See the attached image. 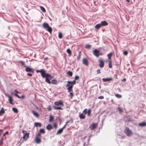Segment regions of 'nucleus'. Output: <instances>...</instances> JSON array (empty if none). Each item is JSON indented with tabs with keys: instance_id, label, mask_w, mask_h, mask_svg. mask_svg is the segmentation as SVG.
<instances>
[{
	"instance_id": "f257e3e1",
	"label": "nucleus",
	"mask_w": 146,
	"mask_h": 146,
	"mask_svg": "<svg viewBox=\"0 0 146 146\" xmlns=\"http://www.w3.org/2000/svg\"><path fill=\"white\" fill-rule=\"evenodd\" d=\"M37 73L40 72L43 78H45V82L49 84H50V80L53 78L50 74L46 73L44 69H41L40 70H36Z\"/></svg>"
},
{
	"instance_id": "f03ea898",
	"label": "nucleus",
	"mask_w": 146,
	"mask_h": 146,
	"mask_svg": "<svg viewBox=\"0 0 146 146\" xmlns=\"http://www.w3.org/2000/svg\"><path fill=\"white\" fill-rule=\"evenodd\" d=\"M43 27L50 34H51L52 29L51 27L49 26L48 23H44L42 24Z\"/></svg>"
},
{
	"instance_id": "7ed1b4c3",
	"label": "nucleus",
	"mask_w": 146,
	"mask_h": 146,
	"mask_svg": "<svg viewBox=\"0 0 146 146\" xmlns=\"http://www.w3.org/2000/svg\"><path fill=\"white\" fill-rule=\"evenodd\" d=\"M73 86L71 83H68V84L66 85V87L67 88V90H68V92L72 91V88Z\"/></svg>"
},
{
	"instance_id": "20e7f679",
	"label": "nucleus",
	"mask_w": 146,
	"mask_h": 146,
	"mask_svg": "<svg viewBox=\"0 0 146 146\" xmlns=\"http://www.w3.org/2000/svg\"><path fill=\"white\" fill-rule=\"evenodd\" d=\"M124 133L128 136H130L132 134L131 131L127 127L125 128L124 130Z\"/></svg>"
},
{
	"instance_id": "39448f33",
	"label": "nucleus",
	"mask_w": 146,
	"mask_h": 146,
	"mask_svg": "<svg viewBox=\"0 0 146 146\" xmlns=\"http://www.w3.org/2000/svg\"><path fill=\"white\" fill-rule=\"evenodd\" d=\"M100 51L99 50H97L96 49L93 51V54L96 57H98L99 55H102V54L100 53Z\"/></svg>"
},
{
	"instance_id": "423d86ee",
	"label": "nucleus",
	"mask_w": 146,
	"mask_h": 146,
	"mask_svg": "<svg viewBox=\"0 0 146 146\" xmlns=\"http://www.w3.org/2000/svg\"><path fill=\"white\" fill-rule=\"evenodd\" d=\"M25 70L27 72H31L32 73H33L34 70L31 68L29 66H25Z\"/></svg>"
},
{
	"instance_id": "0eeeda50",
	"label": "nucleus",
	"mask_w": 146,
	"mask_h": 146,
	"mask_svg": "<svg viewBox=\"0 0 146 146\" xmlns=\"http://www.w3.org/2000/svg\"><path fill=\"white\" fill-rule=\"evenodd\" d=\"M22 132L24 134L23 138L25 140L27 139L29 137V134L27 133L26 131L24 130Z\"/></svg>"
},
{
	"instance_id": "6e6552de",
	"label": "nucleus",
	"mask_w": 146,
	"mask_h": 146,
	"mask_svg": "<svg viewBox=\"0 0 146 146\" xmlns=\"http://www.w3.org/2000/svg\"><path fill=\"white\" fill-rule=\"evenodd\" d=\"M54 104L55 106H63V104L61 100H59L58 101L55 102H54Z\"/></svg>"
},
{
	"instance_id": "1a4fd4ad",
	"label": "nucleus",
	"mask_w": 146,
	"mask_h": 146,
	"mask_svg": "<svg viewBox=\"0 0 146 146\" xmlns=\"http://www.w3.org/2000/svg\"><path fill=\"white\" fill-rule=\"evenodd\" d=\"M99 62V66L101 68H103L104 66V62L102 59H100L98 60Z\"/></svg>"
},
{
	"instance_id": "9d476101",
	"label": "nucleus",
	"mask_w": 146,
	"mask_h": 146,
	"mask_svg": "<svg viewBox=\"0 0 146 146\" xmlns=\"http://www.w3.org/2000/svg\"><path fill=\"white\" fill-rule=\"evenodd\" d=\"M112 80L113 79L111 78H103L102 79V81L104 82L110 81Z\"/></svg>"
},
{
	"instance_id": "9b49d317",
	"label": "nucleus",
	"mask_w": 146,
	"mask_h": 146,
	"mask_svg": "<svg viewBox=\"0 0 146 146\" xmlns=\"http://www.w3.org/2000/svg\"><path fill=\"white\" fill-rule=\"evenodd\" d=\"M100 23L102 27L103 26H106L108 25V23L106 21H102Z\"/></svg>"
},
{
	"instance_id": "f8f14e48",
	"label": "nucleus",
	"mask_w": 146,
	"mask_h": 146,
	"mask_svg": "<svg viewBox=\"0 0 146 146\" xmlns=\"http://www.w3.org/2000/svg\"><path fill=\"white\" fill-rule=\"evenodd\" d=\"M97 126V125L96 123H93L92 125L90 126V128L91 130H92L95 129Z\"/></svg>"
},
{
	"instance_id": "ddd939ff",
	"label": "nucleus",
	"mask_w": 146,
	"mask_h": 146,
	"mask_svg": "<svg viewBox=\"0 0 146 146\" xmlns=\"http://www.w3.org/2000/svg\"><path fill=\"white\" fill-rule=\"evenodd\" d=\"M82 63L85 65L87 66L88 65V60L86 58L83 59Z\"/></svg>"
},
{
	"instance_id": "4468645a",
	"label": "nucleus",
	"mask_w": 146,
	"mask_h": 146,
	"mask_svg": "<svg viewBox=\"0 0 146 146\" xmlns=\"http://www.w3.org/2000/svg\"><path fill=\"white\" fill-rule=\"evenodd\" d=\"M35 142L36 143H39L41 142V139L40 138L38 137H35Z\"/></svg>"
},
{
	"instance_id": "2eb2a0df",
	"label": "nucleus",
	"mask_w": 146,
	"mask_h": 146,
	"mask_svg": "<svg viewBox=\"0 0 146 146\" xmlns=\"http://www.w3.org/2000/svg\"><path fill=\"white\" fill-rule=\"evenodd\" d=\"M102 27L100 23H99L96 25L95 27V28L97 30L99 29L100 28Z\"/></svg>"
},
{
	"instance_id": "dca6fc26",
	"label": "nucleus",
	"mask_w": 146,
	"mask_h": 146,
	"mask_svg": "<svg viewBox=\"0 0 146 146\" xmlns=\"http://www.w3.org/2000/svg\"><path fill=\"white\" fill-rule=\"evenodd\" d=\"M6 96H7L9 98V103L11 104H13V103H12L13 100H12V97L11 96H10L8 95H6Z\"/></svg>"
},
{
	"instance_id": "f3484780",
	"label": "nucleus",
	"mask_w": 146,
	"mask_h": 146,
	"mask_svg": "<svg viewBox=\"0 0 146 146\" xmlns=\"http://www.w3.org/2000/svg\"><path fill=\"white\" fill-rule=\"evenodd\" d=\"M52 128L51 125L48 124L46 127V129L48 130H50Z\"/></svg>"
},
{
	"instance_id": "a211bd4d",
	"label": "nucleus",
	"mask_w": 146,
	"mask_h": 146,
	"mask_svg": "<svg viewBox=\"0 0 146 146\" xmlns=\"http://www.w3.org/2000/svg\"><path fill=\"white\" fill-rule=\"evenodd\" d=\"M51 83L52 84L57 85L58 84L57 80L56 79H53L52 80ZM51 83V82H50Z\"/></svg>"
},
{
	"instance_id": "6ab92c4d",
	"label": "nucleus",
	"mask_w": 146,
	"mask_h": 146,
	"mask_svg": "<svg viewBox=\"0 0 146 146\" xmlns=\"http://www.w3.org/2000/svg\"><path fill=\"white\" fill-rule=\"evenodd\" d=\"M63 129L61 128L58 130L56 133V135L59 134L61 133L63 131Z\"/></svg>"
},
{
	"instance_id": "aec40b11",
	"label": "nucleus",
	"mask_w": 146,
	"mask_h": 146,
	"mask_svg": "<svg viewBox=\"0 0 146 146\" xmlns=\"http://www.w3.org/2000/svg\"><path fill=\"white\" fill-rule=\"evenodd\" d=\"M5 113V111L3 108H2L1 110L0 111V116H2L3 114Z\"/></svg>"
},
{
	"instance_id": "412c9836",
	"label": "nucleus",
	"mask_w": 146,
	"mask_h": 146,
	"mask_svg": "<svg viewBox=\"0 0 146 146\" xmlns=\"http://www.w3.org/2000/svg\"><path fill=\"white\" fill-rule=\"evenodd\" d=\"M109 67L110 68H111L112 67V62L110 60H109Z\"/></svg>"
},
{
	"instance_id": "4be33fe9",
	"label": "nucleus",
	"mask_w": 146,
	"mask_h": 146,
	"mask_svg": "<svg viewBox=\"0 0 146 146\" xmlns=\"http://www.w3.org/2000/svg\"><path fill=\"white\" fill-rule=\"evenodd\" d=\"M53 108L54 110H61L62 109L60 107H57L55 106H53Z\"/></svg>"
},
{
	"instance_id": "5701e85b",
	"label": "nucleus",
	"mask_w": 146,
	"mask_h": 146,
	"mask_svg": "<svg viewBox=\"0 0 146 146\" xmlns=\"http://www.w3.org/2000/svg\"><path fill=\"white\" fill-rule=\"evenodd\" d=\"M32 112L33 114V115L36 117H38V113L35 112L33 110H32Z\"/></svg>"
},
{
	"instance_id": "b1692460",
	"label": "nucleus",
	"mask_w": 146,
	"mask_h": 146,
	"mask_svg": "<svg viewBox=\"0 0 146 146\" xmlns=\"http://www.w3.org/2000/svg\"><path fill=\"white\" fill-rule=\"evenodd\" d=\"M80 118L81 119H84L85 117V115H84L83 113H82L79 115Z\"/></svg>"
},
{
	"instance_id": "393cba45",
	"label": "nucleus",
	"mask_w": 146,
	"mask_h": 146,
	"mask_svg": "<svg viewBox=\"0 0 146 146\" xmlns=\"http://www.w3.org/2000/svg\"><path fill=\"white\" fill-rule=\"evenodd\" d=\"M112 55V53H110L109 54H108L107 55V56L108 57V60H111V56Z\"/></svg>"
},
{
	"instance_id": "a878e982",
	"label": "nucleus",
	"mask_w": 146,
	"mask_h": 146,
	"mask_svg": "<svg viewBox=\"0 0 146 146\" xmlns=\"http://www.w3.org/2000/svg\"><path fill=\"white\" fill-rule=\"evenodd\" d=\"M54 119L53 116L50 115L49 116V122H50L51 121H53Z\"/></svg>"
},
{
	"instance_id": "bb28decb",
	"label": "nucleus",
	"mask_w": 146,
	"mask_h": 146,
	"mask_svg": "<svg viewBox=\"0 0 146 146\" xmlns=\"http://www.w3.org/2000/svg\"><path fill=\"white\" fill-rule=\"evenodd\" d=\"M76 81L75 80H74L72 81H67V82L69 83H71L73 86L75 84Z\"/></svg>"
},
{
	"instance_id": "cd10ccee",
	"label": "nucleus",
	"mask_w": 146,
	"mask_h": 146,
	"mask_svg": "<svg viewBox=\"0 0 146 146\" xmlns=\"http://www.w3.org/2000/svg\"><path fill=\"white\" fill-rule=\"evenodd\" d=\"M139 125L140 126H144L146 125V123L145 122H142L139 123Z\"/></svg>"
},
{
	"instance_id": "c85d7f7f",
	"label": "nucleus",
	"mask_w": 146,
	"mask_h": 146,
	"mask_svg": "<svg viewBox=\"0 0 146 146\" xmlns=\"http://www.w3.org/2000/svg\"><path fill=\"white\" fill-rule=\"evenodd\" d=\"M35 126H39L40 127L41 126V124L39 123H35Z\"/></svg>"
},
{
	"instance_id": "c756f323",
	"label": "nucleus",
	"mask_w": 146,
	"mask_h": 146,
	"mask_svg": "<svg viewBox=\"0 0 146 146\" xmlns=\"http://www.w3.org/2000/svg\"><path fill=\"white\" fill-rule=\"evenodd\" d=\"M85 47L86 49H89L90 48L91 46L90 44H86L85 45Z\"/></svg>"
},
{
	"instance_id": "7c9ffc66",
	"label": "nucleus",
	"mask_w": 146,
	"mask_h": 146,
	"mask_svg": "<svg viewBox=\"0 0 146 146\" xmlns=\"http://www.w3.org/2000/svg\"><path fill=\"white\" fill-rule=\"evenodd\" d=\"M40 9L43 12H46V10L42 6H40Z\"/></svg>"
},
{
	"instance_id": "2f4dec72",
	"label": "nucleus",
	"mask_w": 146,
	"mask_h": 146,
	"mask_svg": "<svg viewBox=\"0 0 146 146\" xmlns=\"http://www.w3.org/2000/svg\"><path fill=\"white\" fill-rule=\"evenodd\" d=\"M66 52L68 53L69 56H70L71 54V50L69 49H68L66 50Z\"/></svg>"
},
{
	"instance_id": "473e14b6",
	"label": "nucleus",
	"mask_w": 146,
	"mask_h": 146,
	"mask_svg": "<svg viewBox=\"0 0 146 146\" xmlns=\"http://www.w3.org/2000/svg\"><path fill=\"white\" fill-rule=\"evenodd\" d=\"M67 74L70 76H71L72 75V72L68 71Z\"/></svg>"
},
{
	"instance_id": "72a5a7b5",
	"label": "nucleus",
	"mask_w": 146,
	"mask_h": 146,
	"mask_svg": "<svg viewBox=\"0 0 146 146\" xmlns=\"http://www.w3.org/2000/svg\"><path fill=\"white\" fill-rule=\"evenodd\" d=\"M87 109H85L82 112V113L84 115H85L87 113Z\"/></svg>"
},
{
	"instance_id": "f704fd0d",
	"label": "nucleus",
	"mask_w": 146,
	"mask_h": 146,
	"mask_svg": "<svg viewBox=\"0 0 146 146\" xmlns=\"http://www.w3.org/2000/svg\"><path fill=\"white\" fill-rule=\"evenodd\" d=\"M58 38H62V34L60 32L58 33Z\"/></svg>"
},
{
	"instance_id": "c9c22d12",
	"label": "nucleus",
	"mask_w": 146,
	"mask_h": 146,
	"mask_svg": "<svg viewBox=\"0 0 146 146\" xmlns=\"http://www.w3.org/2000/svg\"><path fill=\"white\" fill-rule=\"evenodd\" d=\"M12 110L15 113H17L18 112L17 109L15 108H12Z\"/></svg>"
},
{
	"instance_id": "e433bc0d",
	"label": "nucleus",
	"mask_w": 146,
	"mask_h": 146,
	"mask_svg": "<svg viewBox=\"0 0 146 146\" xmlns=\"http://www.w3.org/2000/svg\"><path fill=\"white\" fill-rule=\"evenodd\" d=\"M91 112V110L90 109H89L88 110V111L87 112V113L88 114V116H90V114Z\"/></svg>"
},
{
	"instance_id": "4c0bfd02",
	"label": "nucleus",
	"mask_w": 146,
	"mask_h": 146,
	"mask_svg": "<svg viewBox=\"0 0 146 146\" xmlns=\"http://www.w3.org/2000/svg\"><path fill=\"white\" fill-rule=\"evenodd\" d=\"M115 96L118 98H121L122 96L121 95L117 94L115 95Z\"/></svg>"
},
{
	"instance_id": "58836bf2",
	"label": "nucleus",
	"mask_w": 146,
	"mask_h": 146,
	"mask_svg": "<svg viewBox=\"0 0 146 146\" xmlns=\"http://www.w3.org/2000/svg\"><path fill=\"white\" fill-rule=\"evenodd\" d=\"M40 132L41 133H45L44 130L43 129H41L40 130Z\"/></svg>"
},
{
	"instance_id": "ea45409f",
	"label": "nucleus",
	"mask_w": 146,
	"mask_h": 146,
	"mask_svg": "<svg viewBox=\"0 0 146 146\" xmlns=\"http://www.w3.org/2000/svg\"><path fill=\"white\" fill-rule=\"evenodd\" d=\"M81 52L80 51L79 52V55L77 57V60H79L80 58V54H81Z\"/></svg>"
},
{
	"instance_id": "a19ab883",
	"label": "nucleus",
	"mask_w": 146,
	"mask_h": 146,
	"mask_svg": "<svg viewBox=\"0 0 146 146\" xmlns=\"http://www.w3.org/2000/svg\"><path fill=\"white\" fill-rule=\"evenodd\" d=\"M19 62L24 67L25 66H26L24 64V62L23 61H20Z\"/></svg>"
},
{
	"instance_id": "79ce46f5",
	"label": "nucleus",
	"mask_w": 146,
	"mask_h": 146,
	"mask_svg": "<svg viewBox=\"0 0 146 146\" xmlns=\"http://www.w3.org/2000/svg\"><path fill=\"white\" fill-rule=\"evenodd\" d=\"M78 78H79L78 76H75L74 80H75L76 81L78 79Z\"/></svg>"
},
{
	"instance_id": "37998d69",
	"label": "nucleus",
	"mask_w": 146,
	"mask_h": 146,
	"mask_svg": "<svg viewBox=\"0 0 146 146\" xmlns=\"http://www.w3.org/2000/svg\"><path fill=\"white\" fill-rule=\"evenodd\" d=\"M98 99H103L104 98V97L103 96H101L98 97Z\"/></svg>"
},
{
	"instance_id": "c03bdc74",
	"label": "nucleus",
	"mask_w": 146,
	"mask_h": 146,
	"mask_svg": "<svg viewBox=\"0 0 146 146\" xmlns=\"http://www.w3.org/2000/svg\"><path fill=\"white\" fill-rule=\"evenodd\" d=\"M123 53L124 55H126L127 54L128 52L127 51H125Z\"/></svg>"
},
{
	"instance_id": "a18cd8bd",
	"label": "nucleus",
	"mask_w": 146,
	"mask_h": 146,
	"mask_svg": "<svg viewBox=\"0 0 146 146\" xmlns=\"http://www.w3.org/2000/svg\"><path fill=\"white\" fill-rule=\"evenodd\" d=\"M97 73L98 74H100L101 73L100 70V69H98L97 70Z\"/></svg>"
},
{
	"instance_id": "49530a36",
	"label": "nucleus",
	"mask_w": 146,
	"mask_h": 146,
	"mask_svg": "<svg viewBox=\"0 0 146 146\" xmlns=\"http://www.w3.org/2000/svg\"><path fill=\"white\" fill-rule=\"evenodd\" d=\"M48 110L49 111H50L51 110V106H48Z\"/></svg>"
},
{
	"instance_id": "de8ad7c7",
	"label": "nucleus",
	"mask_w": 146,
	"mask_h": 146,
	"mask_svg": "<svg viewBox=\"0 0 146 146\" xmlns=\"http://www.w3.org/2000/svg\"><path fill=\"white\" fill-rule=\"evenodd\" d=\"M70 95L71 96V98H72V97L73 96V94L72 92H70Z\"/></svg>"
},
{
	"instance_id": "09e8293b",
	"label": "nucleus",
	"mask_w": 146,
	"mask_h": 146,
	"mask_svg": "<svg viewBox=\"0 0 146 146\" xmlns=\"http://www.w3.org/2000/svg\"><path fill=\"white\" fill-rule=\"evenodd\" d=\"M118 110L119 111H121V112L122 111V110L120 107L118 108Z\"/></svg>"
},
{
	"instance_id": "8fccbe9b",
	"label": "nucleus",
	"mask_w": 146,
	"mask_h": 146,
	"mask_svg": "<svg viewBox=\"0 0 146 146\" xmlns=\"http://www.w3.org/2000/svg\"><path fill=\"white\" fill-rule=\"evenodd\" d=\"M27 75L28 76H32V74H31V73H27Z\"/></svg>"
},
{
	"instance_id": "3c124183",
	"label": "nucleus",
	"mask_w": 146,
	"mask_h": 146,
	"mask_svg": "<svg viewBox=\"0 0 146 146\" xmlns=\"http://www.w3.org/2000/svg\"><path fill=\"white\" fill-rule=\"evenodd\" d=\"M14 95L16 96H17V97L18 98H20L21 97H20L17 94H14Z\"/></svg>"
},
{
	"instance_id": "603ef678",
	"label": "nucleus",
	"mask_w": 146,
	"mask_h": 146,
	"mask_svg": "<svg viewBox=\"0 0 146 146\" xmlns=\"http://www.w3.org/2000/svg\"><path fill=\"white\" fill-rule=\"evenodd\" d=\"M14 92H15V94H17V93H18L19 92H18L17 91V90H15L14 91Z\"/></svg>"
},
{
	"instance_id": "864d4df0",
	"label": "nucleus",
	"mask_w": 146,
	"mask_h": 146,
	"mask_svg": "<svg viewBox=\"0 0 146 146\" xmlns=\"http://www.w3.org/2000/svg\"><path fill=\"white\" fill-rule=\"evenodd\" d=\"M72 121V119H71L70 120H68V121L66 122V123L67 124L68 123L70 122V121Z\"/></svg>"
},
{
	"instance_id": "5fc2aeb1",
	"label": "nucleus",
	"mask_w": 146,
	"mask_h": 146,
	"mask_svg": "<svg viewBox=\"0 0 146 146\" xmlns=\"http://www.w3.org/2000/svg\"><path fill=\"white\" fill-rule=\"evenodd\" d=\"M8 133L9 132L8 131H6L4 133V135H7L8 134Z\"/></svg>"
},
{
	"instance_id": "6e6d98bb",
	"label": "nucleus",
	"mask_w": 146,
	"mask_h": 146,
	"mask_svg": "<svg viewBox=\"0 0 146 146\" xmlns=\"http://www.w3.org/2000/svg\"><path fill=\"white\" fill-rule=\"evenodd\" d=\"M67 124L66 123L64 125V126L62 128V129H64L66 127V125H67Z\"/></svg>"
},
{
	"instance_id": "4d7b16f0",
	"label": "nucleus",
	"mask_w": 146,
	"mask_h": 146,
	"mask_svg": "<svg viewBox=\"0 0 146 146\" xmlns=\"http://www.w3.org/2000/svg\"><path fill=\"white\" fill-rule=\"evenodd\" d=\"M40 133H38L36 137H39L40 136Z\"/></svg>"
},
{
	"instance_id": "13d9d810",
	"label": "nucleus",
	"mask_w": 146,
	"mask_h": 146,
	"mask_svg": "<svg viewBox=\"0 0 146 146\" xmlns=\"http://www.w3.org/2000/svg\"><path fill=\"white\" fill-rule=\"evenodd\" d=\"M53 125L55 128H56V125L55 124H54Z\"/></svg>"
},
{
	"instance_id": "bf43d9fd",
	"label": "nucleus",
	"mask_w": 146,
	"mask_h": 146,
	"mask_svg": "<svg viewBox=\"0 0 146 146\" xmlns=\"http://www.w3.org/2000/svg\"><path fill=\"white\" fill-rule=\"evenodd\" d=\"M48 59V57H46L44 58V59L45 60H47Z\"/></svg>"
},
{
	"instance_id": "052dcab7",
	"label": "nucleus",
	"mask_w": 146,
	"mask_h": 146,
	"mask_svg": "<svg viewBox=\"0 0 146 146\" xmlns=\"http://www.w3.org/2000/svg\"><path fill=\"white\" fill-rule=\"evenodd\" d=\"M126 1L127 2H130V0H126Z\"/></svg>"
},
{
	"instance_id": "680f3d73",
	"label": "nucleus",
	"mask_w": 146,
	"mask_h": 146,
	"mask_svg": "<svg viewBox=\"0 0 146 146\" xmlns=\"http://www.w3.org/2000/svg\"><path fill=\"white\" fill-rule=\"evenodd\" d=\"M123 80L124 81H126V79L125 78H124Z\"/></svg>"
}]
</instances>
